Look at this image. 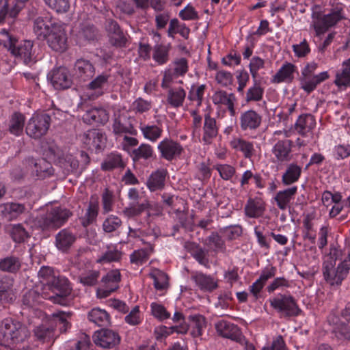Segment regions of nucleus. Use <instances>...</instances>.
Wrapping results in <instances>:
<instances>
[{
	"label": "nucleus",
	"instance_id": "nucleus-1",
	"mask_svg": "<svg viewBox=\"0 0 350 350\" xmlns=\"http://www.w3.org/2000/svg\"><path fill=\"white\" fill-rule=\"evenodd\" d=\"M38 275L46 280V285L42 293L43 298L62 306L68 304L70 301L68 296L70 293L71 288L66 277L59 275L49 266L41 267Z\"/></svg>",
	"mask_w": 350,
	"mask_h": 350
},
{
	"label": "nucleus",
	"instance_id": "nucleus-2",
	"mask_svg": "<svg viewBox=\"0 0 350 350\" xmlns=\"http://www.w3.org/2000/svg\"><path fill=\"white\" fill-rule=\"evenodd\" d=\"M70 316V312L63 311L53 313L50 317H46L45 323H42L35 328V336L40 340L47 341L53 336L54 331L57 326L59 327L61 332H66L70 326V323L68 321Z\"/></svg>",
	"mask_w": 350,
	"mask_h": 350
},
{
	"label": "nucleus",
	"instance_id": "nucleus-3",
	"mask_svg": "<svg viewBox=\"0 0 350 350\" xmlns=\"http://www.w3.org/2000/svg\"><path fill=\"white\" fill-rule=\"evenodd\" d=\"M29 336L27 327L18 321L5 319L0 323V339L5 345H17Z\"/></svg>",
	"mask_w": 350,
	"mask_h": 350
},
{
	"label": "nucleus",
	"instance_id": "nucleus-4",
	"mask_svg": "<svg viewBox=\"0 0 350 350\" xmlns=\"http://www.w3.org/2000/svg\"><path fill=\"white\" fill-rule=\"evenodd\" d=\"M312 22L311 26L316 31L317 36L325 33L329 28L336 25L340 21L345 19L343 9L334 8L328 14H323L321 12H314L312 15Z\"/></svg>",
	"mask_w": 350,
	"mask_h": 350
},
{
	"label": "nucleus",
	"instance_id": "nucleus-5",
	"mask_svg": "<svg viewBox=\"0 0 350 350\" xmlns=\"http://www.w3.org/2000/svg\"><path fill=\"white\" fill-rule=\"evenodd\" d=\"M268 301L280 317H295L301 312L295 299L290 295L280 293L269 298Z\"/></svg>",
	"mask_w": 350,
	"mask_h": 350
},
{
	"label": "nucleus",
	"instance_id": "nucleus-6",
	"mask_svg": "<svg viewBox=\"0 0 350 350\" xmlns=\"http://www.w3.org/2000/svg\"><path fill=\"white\" fill-rule=\"evenodd\" d=\"M317 68L318 64L312 62L308 63L301 71V77H300L301 88L307 94L313 92L320 83L329 78L327 71H323L315 75Z\"/></svg>",
	"mask_w": 350,
	"mask_h": 350
},
{
	"label": "nucleus",
	"instance_id": "nucleus-7",
	"mask_svg": "<svg viewBox=\"0 0 350 350\" xmlns=\"http://www.w3.org/2000/svg\"><path fill=\"white\" fill-rule=\"evenodd\" d=\"M32 41L24 40L18 43V39L9 38L5 41V48L14 57L23 61L26 65H31L35 61Z\"/></svg>",
	"mask_w": 350,
	"mask_h": 350
},
{
	"label": "nucleus",
	"instance_id": "nucleus-8",
	"mask_svg": "<svg viewBox=\"0 0 350 350\" xmlns=\"http://www.w3.org/2000/svg\"><path fill=\"white\" fill-rule=\"evenodd\" d=\"M66 208L54 207L40 215L38 224L43 230H56L63 226L71 215Z\"/></svg>",
	"mask_w": 350,
	"mask_h": 350
},
{
	"label": "nucleus",
	"instance_id": "nucleus-9",
	"mask_svg": "<svg viewBox=\"0 0 350 350\" xmlns=\"http://www.w3.org/2000/svg\"><path fill=\"white\" fill-rule=\"evenodd\" d=\"M51 123V116L47 113L33 115L26 126L27 134L34 139H39L46 135Z\"/></svg>",
	"mask_w": 350,
	"mask_h": 350
},
{
	"label": "nucleus",
	"instance_id": "nucleus-10",
	"mask_svg": "<svg viewBox=\"0 0 350 350\" xmlns=\"http://www.w3.org/2000/svg\"><path fill=\"white\" fill-rule=\"evenodd\" d=\"M349 264H325L323 275L327 283L331 286H340L349 274Z\"/></svg>",
	"mask_w": 350,
	"mask_h": 350
},
{
	"label": "nucleus",
	"instance_id": "nucleus-11",
	"mask_svg": "<svg viewBox=\"0 0 350 350\" xmlns=\"http://www.w3.org/2000/svg\"><path fill=\"white\" fill-rule=\"evenodd\" d=\"M44 40L49 48L57 53H64L68 47L66 32L61 25L57 23L53 25L51 33Z\"/></svg>",
	"mask_w": 350,
	"mask_h": 350
},
{
	"label": "nucleus",
	"instance_id": "nucleus-12",
	"mask_svg": "<svg viewBox=\"0 0 350 350\" xmlns=\"http://www.w3.org/2000/svg\"><path fill=\"white\" fill-rule=\"evenodd\" d=\"M94 343L104 349H113L121 341V338L117 332L110 329H101L94 332L93 335Z\"/></svg>",
	"mask_w": 350,
	"mask_h": 350
},
{
	"label": "nucleus",
	"instance_id": "nucleus-13",
	"mask_svg": "<svg viewBox=\"0 0 350 350\" xmlns=\"http://www.w3.org/2000/svg\"><path fill=\"white\" fill-rule=\"evenodd\" d=\"M109 43L116 47L126 46L127 39L118 23L113 19H107L105 24Z\"/></svg>",
	"mask_w": 350,
	"mask_h": 350
},
{
	"label": "nucleus",
	"instance_id": "nucleus-14",
	"mask_svg": "<svg viewBox=\"0 0 350 350\" xmlns=\"http://www.w3.org/2000/svg\"><path fill=\"white\" fill-rule=\"evenodd\" d=\"M74 76L79 82H87L95 75L96 68L88 59L80 58L74 64Z\"/></svg>",
	"mask_w": 350,
	"mask_h": 350
},
{
	"label": "nucleus",
	"instance_id": "nucleus-15",
	"mask_svg": "<svg viewBox=\"0 0 350 350\" xmlns=\"http://www.w3.org/2000/svg\"><path fill=\"white\" fill-rule=\"evenodd\" d=\"M49 77L52 85L57 90L68 89L72 83L69 70L64 66L53 69Z\"/></svg>",
	"mask_w": 350,
	"mask_h": 350
},
{
	"label": "nucleus",
	"instance_id": "nucleus-16",
	"mask_svg": "<svg viewBox=\"0 0 350 350\" xmlns=\"http://www.w3.org/2000/svg\"><path fill=\"white\" fill-rule=\"evenodd\" d=\"M111 78V75L108 72H104L92 78L86 85L87 90L93 91L90 98L95 99L102 96L109 86Z\"/></svg>",
	"mask_w": 350,
	"mask_h": 350
},
{
	"label": "nucleus",
	"instance_id": "nucleus-17",
	"mask_svg": "<svg viewBox=\"0 0 350 350\" xmlns=\"http://www.w3.org/2000/svg\"><path fill=\"white\" fill-rule=\"evenodd\" d=\"M133 119L126 113L115 114L113 131L116 135L130 134L135 135L137 131L133 125Z\"/></svg>",
	"mask_w": 350,
	"mask_h": 350
},
{
	"label": "nucleus",
	"instance_id": "nucleus-18",
	"mask_svg": "<svg viewBox=\"0 0 350 350\" xmlns=\"http://www.w3.org/2000/svg\"><path fill=\"white\" fill-rule=\"evenodd\" d=\"M158 150L161 157L167 161H172L182 153L183 148L177 142L165 138L158 144Z\"/></svg>",
	"mask_w": 350,
	"mask_h": 350
},
{
	"label": "nucleus",
	"instance_id": "nucleus-19",
	"mask_svg": "<svg viewBox=\"0 0 350 350\" xmlns=\"http://www.w3.org/2000/svg\"><path fill=\"white\" fill-rule=\"evenodd\" d=\"M240 127L242 131H253L261 124L262 116L256 111L250 109L241 113L240 116Z\"/></svg>",
	"mask_w": 350,
	"mask_h": 350
},
{
	"label": "nucleus",
	"instance_id": "nucleus-20",
	"mask_svg": "<svg viewBox=\"0 0 350 350\" xmlns=\"http://www.w3.org/2000/svg\"><path fill=\"white\" fill-rule=\"evenodd\" d=\"M121 280V275L118 270H112L107 273L102 278V288L100 291L103 293V296L106 297L111 295L119 288V283Z\"/></svg>",
	"mask_w": 350,
	"mask_h": 350
},
{
	"label": "nucleus",
	"instance_id": "nucleus-21",
	"mask_svg": "<svg viewBox=\"0 0 350 350\" xmlns=\"http://www.w3.org/2000/svg\"><path fill=\"white\" fill-rule=\"evenodd\" d=\"M83 140L90 149L100 150L105 146L107 137L104 133L93 129L84 134Z\"/></svg>",
	"mask_w": 350,
	"mask_h": 350
},
{
	"label": "nucleus",
	"instance_id": "nucleus-22",
	"mask_svg": "<svg viewBox=\"0 0 350 350\" xmlns=\"http://www.w3.org/2000/svg\"><path fill=\"white\" fill-rule=\"evenodd\" d=\"M28 165L32 170V174L37 176L38 178H45L49 176L53 173V170L51 164L45 159H40L36 160L33 158H28L27 160Z\"/></svg>",
	"mask_w": 350,
	"mask_h": 350
},
{
	"label": "nucleus",
	"instance_id": "nucleus-23",
	"mask_svg": "<svg viewBox=\"0 0 350 350\" xmlns=\"http://www.w3.org/2000/svg\"><path fill=\"white\" fill-rule=\"evenodd\" d=\"M82 119L88 124H105L109 120V113L103 108H91L85 112Z\"/></svg>",
	"mask_w": 350,
	"mask_h": 350
},
{
	"label": "nucleus",
	"instance_id": "nucleus-24",
	"mask_svg": "<svg viewBox=\"0 0 350 350\" xmlns=\"http://www.w3.org/2000/svg\"><path fill=\"white\" fill-rule=\"evenodd\" d=\"M216 329L219 335L233 340H238L241 337L239 327L229 321H220L216 324Z\"/></svg>",
	"mask_w": 350,
	"mask_h": 350
},
{
	"label": "nucleus",
	"instance_id": "nucleus-25",
	"mask_svg": "<svg viewBox=\"0 0 350 350\" xmlns=\"http://www.w3.org/2000/svg\"><path fill=\"white\" fill-rule=\"evenodd\" d=\"M218 134V127L216 120L214 118L207 113L204 116V122L203 126L202 141L206 144H211Z\"/></svg>",
	"mask_w": 350,
	"mask_h": 350
},
{
	"label": "nucleus",
	"instance_id": "nucleus-26",
	"mask_svg": "<svg viewBox=\"0 0 350 350\" xmlns=\"http://www.w3.org/2000/svg\"><path fill=\"white\" fill-rule=\"evenodd\" d=\"M292 141L284 139L278 141L273 148V153L280 162L288 161L291 159Z\"/></svg>",
	"mask_w": 350,
	"mask_h": 350
},
{
	"label": "nucleus",
	"instance_id": "nucleus-27",
	"mask_svg": "<svg viewBox=\"0 0 350 350\" xmlns=\"http://www.w3.org/2000/svg\"><path fill=\"white\" fill-rule=\"evenodd\" d=\"M167 172L165 169H159L153 172L147 180L146 185L150 191L162 190L165 187Z\"/></svg>",
	"mask_w": 350,
	"mask_h": 350
},
{
	"label": "nucleus",
	"instance_id": "nucleus-28",
	"mask_svg": "<svg viewBox=\"0 0 350 350\" xmlns=\"http://www.w3.org/2000/svg\"><path fill=\"white\" fill-rule=\"evenodd\" d=\"M25 211V204L21 203L10 202L0 206V213L8 220L16 218Z\"/></svg>",
	"mask_w": 350,
	"mask_h": 350
},
{
	"label": "nucleus",
	"instance_id": "nucleus-29",
	"mask_svg": "<svg viewBox=\"0 0 350 350\" xmlns=\"http://www.w3.org/2000/svg\"><path fill=\"white\" fill-rule=\"evenodd\" d=\"M213 102L215 105H224L227 106L230 116L235 115L234 103L235 96L233 94H228L226 91H217L213 96Z\"/></svg>",
	"mask_w": 350,
	"mask_h": 350
},
{
	"label": "nucleus",
	"instance_id": "nucleus-30",
	"mask_svg": "<svg viewBox=\"0 0 350 350\" xmlns=\"http://www.w3.org/2000/svg\"><path fill=\"white\" fill-rule=\"evenodd\" d=\"M316 122L310 114L301 115L295 124V130L301 135L305 136L315 126Z\"/></svg>",
	"mask_w": 350,
	"mask_h": 350
},
{
	"label": "nucleus",
	"instance_id": "nucleus-31",
	"mask_svg": "<svg viewBox=\"0 0 350 350\" xmlns=\"http://www.w3.org/2000/svg\"><path fill=\"white\" fill-rule=\"evenodd\" d=\"M98 30L93 25L83 23L80 25L76 36L78 42L80 44H83L96 40Z\"/></svg>",
	"mask_w": 350,
	"mask_h": 350
},
{
	"label": "nucleus",
	"instance_id": "nucleus-32",
	"mask_svg": "<svg viewBox=\"0 0 350 350\" xmlns=\"http://www.w3.org/2000/svg\"><path fill=\"white\" fill-rule=\"evenodd\" d=\"M296 67L294 64L286 62L273 75L271 81L275 83H280L284 81L291 82L294 78L293 74Z\"/></svg>",
	"mask_w": 350,
	"mask_h": 350
},
{
	"label": "nucleus",
	"instance_id": "nucleus-33",
	"mask_svg": "<svg viewBox=\"0 0 350 350\" xmlns=\"http://www.w3.org/2000/svg\"><path fill=\"white\" fill-rule=\"evenodd\" d=\"M52 23L48 18L38 17L34 21L33 31L40 40H44L51 33Z\"/></svg>",
	"mask_w": 350,
	"mask_h": 350
},
{
	"label": "nucleus",
	"instance_id": "nucleus-34",
	"mask_svg": "<svg viewBox=\"0 0 350 350\" xmlns=\"http://www.w3.org/2000/svg\"><path fill=\"white\" fill-rule=\"evenodd\" d=\"M126 164L122 155L117 152H111L107 155L101 164V169L105 171H111L114 169H123Z\"/></svg>",
	"mask_w": 350,
	"mask_h": 350
},
{
	"label": "nucleus",
	"instance_id": "nucleus-35",
	"mask_svg": "<svg viewBox=\"0 0 350 350\" xmlns=\"http://www.w3.org/2000/svg\"><path fill=\"white\" fill-rule=\"evenodd\" d=\"M265 206L259 198H250L245 206L246 216L250 218H257L261 216L265 211Z\"/></svg>",
	"mask_w": 350,
	"mask_h": 350
},
{
	"label": "nucleus",
	"instance_id": "nucleus-36",
	"mask_svg": "<svg viewBox=\"0 0 350 350\" xmlns=\"http://www.w3.org/2000/svg\"><path fill=\"white\" fill-rule=\"evenodd\" d=\"M185 97L186 92L183 88H170L167 91V102L170 106L178 108L183 105Z\"/></svg>",
	"mask_w": 350,
	"mask_h": 350
},
{
	"label": "nucleus",
	"instance_id": "nucleus-37",
	"mask_svg": "<svg viewBox=\"0 0 350 350\" xmlns=\"http://www.w3.org/2000/svg\"><path fill=\"white\" fill-rule=\"evenodd\" d=\"M297 191V187L293 186L283 191H278L274 198L278 207L281 210L286 209L289 202L296 194Z\"/></svg>",
	"mask_w": 350,
	"mask_h": 350
},
{
	"label": "nucleus",
	"instance_id": "nucleus-38",
	"mask_svg": "<svg viewBox=\"0 0 350 350\" xmlns=\"http://www.w3.org/2000/svg\"><path fill=\"white\" fill-rule=\"evenodd\" d=\"M76 241V237L67 229H63L55 237V245L58 250L66 251Z\"/></svg>",
	"mask_w": 350,
	"mask_h": 350
},
{
	"label": "nucleus",
	"instance_id": "nucleus-39",
	"mask_svg": "<svg viewBox=\"0 0 350 350\" xmlns=\"http://www.w3.org/2000/svg\"><path fill=\"white\" fill-rule=\"evenodd\" d=\"M13 282L12 280L3 278L0 280V301L3 303H11L16 299L14 293Z\"/></svg>",
	"mask_w": 350,
	"mask_h": 350
},
{
	"label": "nucleus",
	"instance_id": "nucleus-40",
	"mask_svg": "<svg viewBox=\"0 0 350 350\" xmlns=\"http://www.w3.org/2000/svg\"><path fill=\"white\" fill-rule=\"evenodd\" d=\"M189 329V326L186 323H181L178 325L167 327L165 325L156 327L155 333L157 338L167 337L174 333L185 334Z\"/></svg>",
	"mask_w": 350,
	"mask_h": 350
},
{
	"label": "nucleus",
	"instance_id": "nucleus-41",
	"mask_svg": "<svg viewBox=\"0 0 350 350\" xmlns=\"http://www.w3.org/2000/svg\"><path fill=\"white\" fill-rule=\"evenodd\" d=\"M192 279L202 290L212 291L217 287V284L213 278L202 273H194Z\"/></svg>",
	"mask_w": 350,
	"mask_h": 350
},
{
	"label": "nucleus",
	"instance_id": "nucleus-42",
	"mask_svg": "<svg viewBox=\"0 0 350 350\" xmlns=\"http://www.w3.org/2000/svg\"><path fill=\"white\" fill-rule=\"evenodd\" d=\"M88 319L98 326H107L110 323V316L105 310L99 308L92 309L88 314Z\"/></svg>",
	"mask_w": 350,
	"mask_h": 350
},
{
	"label": "nucleus",
	"instance_id": "nucleus-43",
	"mask_svg": "<svg viewBox=\"0 0 350 350\" xmlns=\"http://www.w3.org/2000/svg\"><path fill=\"white\" fill-rule=\"evenodd\" d=\"M301 173V167L297 164L291 163L288 165L285 172L282 176V183L287 186L297 182Z\"/></svg>",
	"mask_w": 350,
	"mask_h": 350
},
{
	"label": "nucleus",
	"instance_id": "nucleus-44",
	"mask_svg": "<svg viewBox=\"0 0 350 350\" xmlns=\"http://www.w3.org/2000/svg\"><path fill=\"white\" fill-rule=\"evenodd\" d=\"M342 70L336 75L334 84L340 88L350 85V58L342 63Z\"/></svg>",
	"mask_w": 350,
	"mask_h": 350
},
{
	"label": "nucleus",
	"instance_id": "nucleus-45",
	"mask_svg": "<svg viewBox=\"0 0 350 350\" xmlns=\"http://www.w3.org/2000/svg\"><path fill=\"white\" fill-rule=\"evenodd\" d=\"M25 124L24 116L18 112L14 113L10 119L8 131L11 134L19 136L23 133Z\"/></svg>",
	"mask_w": 350,
	"mask_h": 350
},
{
	"label": "nucleus",
	"instance_id": "nucleus-46",
	"mask_svg": "<svg viewBox=\"0 0 350 350\" xmlns=\"http://www.w3.org/2000/svg\"><path fill=\"white\" fill-rule=\"evenodd\" d=\"M230 144L234 149L243 152L245 158H251L254 154L255 150L252 142L241 138H235L231 141Z\"/></svg>",
	"mask_w": 350,
	"mask_h": 350
},
{
	"label": "nucleus",
	"instance_id": "nucleus-47",
	"mask_svg": "<svg viewBox=\"0 0 350 350\" xmlns=\"http://www.w3.org/2000/svg\"><path fill=\"white\" fill-rule=\"evenodd\" d=\"M205 244L215 252H226L224 240L217 232H212L205 240Z\"/></svg>",
	"mask_w": 350,
	"mask_h": 350
},
{
	"label": "nucleus",
	"instance_id": "nucleus-48",
	"mask_svg": "<svg viewBox=\"0 0 350 350\" xmlns=\"http://www.w3.org/2000/svg\"><path fill=\"white\" fill-rule=\"evenodd\" d=\"M150 278L153 279L154 286L158 291H163L168 286L167 275L159 269H152L150 273Z\"/></svg>",
	"mask_w": 350,
	"mask_h": 350
},
{
	"label": "nucleus",
	"instance_id": "nucleus-49",
	"mask_svg": "<svg viewBox=\"0 0 350 350\" xmlns=\"http://www.w3.org/2000/svg\"><path fill=\"white\" fill-rule=\"evenodd\" d=\"M153 156V148L150 145L147 144H141L137 148L133 151L134 161H138L140 159L148 160L152 159Z\"/></svg>",
	"mask_w": 350,
	"mask_h": 350
},
{
	"label": "nucleus",
	"instance_id": "nucleus-50",
	"mask_svg": "<svg viewBox=\"0 0 350 350\" xmlns=\"http://www.w3.org/2000/svg\"><path fill=\"white\" fill-rule=\"evenodd\" d=\"M122 224V221L120 217L111 215L104 220L102 227L104 232L109 234L117 232Z\"/></svg>",
	"mask_w": 350,
	"mask_h": 350
},
{
	"label": "nucleus",
	"instance_id": "nucleus-51",
	"mask_svg": "<svg viewBox=\"0 0 350 350\" xmlns=\"http://www.w3.org/2000/svg\"><path fill=\"white\" fill-rule=\"evenodd\" d=\"M19 10L20 9L16 5H11L7 1L2 2L0 4V23H3L8 16L10 18L16 17Z\"/></svg>",
	"mask_w": 350,
	"mask_h": 350
},
{
	"label": "nucleus",
	"instance_id": "nucleus-52",
	"mask_svg": "<svg viewBox=\"0 0 350 350\" xmlns=\"http://www.w3.org/2000/svg\"><path fill=\"white\" fill-rule=\"evenodd\" d=\"M141 131L144 137L151 142L157 141L163 133L162 129L157 125L142 126H141Z\"/></svg>",
	"mask_w": 350,
	"mask_h": 350
},
{
	"label": "nucleus",
	"instance_id": "nucleus-53",
	"mask_svg": "<svg viewBox=\"0 0 350 350\" xmlns=\"http://www.w3.org/2000/svg\"><path fill=\"white\" fill-rule=\"evenodd\" d=\"M152 58L160 65L167 63L169 60V48L162 44L156 45L154 48Z\"/></svg>",
	"mask_w": 350,
	"mask_h": 350
},
{
	"label": "nucleus",
	"instance_id": "nucleus-54",
	"mask_svg": "<svg viewBox=\"0 0 350 350\" xmlns=\"http://www.w3.org/2000/svg\"><path fill=\"white\" fill-rule=\"evenodd\" d=\"M185 247L199 262H202L203 260H206V255L208 252L195 243L186 242L185 244Z\"/></svg>",
	"mask_w": 350,
	"mask_h": 350
},
{
	"label": "nucleus",
	"instance_id": "nucleus-55",
	"mask_svg": "<svg viewBox=\"0 0 350 350\" xmlns=\"http://www.w3.org/2000/svg\"><path fill=\"white\" fill-rule=\"evenodd\" d=\"M98 203L90 202L85 215L81 218V223L83 226L87 227L96 219L98 215Z\"/></svg>",
	"mask_w": 350,
	"mask_h": 350
},
{
	"label": "nucleus",
	"instance_id": "nucleus-56",
	"mask_svg": "<svg viewBox=\"0 0 350 350\" xmlns=\"http://www.w3.org/2000/svg\"><path fill=\"white\" fill-rule=\"evenodd\" d=\"M122 254L116 248H109L100 258L97 260V262H118L122 260Z\"/></svg>",
	"mask_w": 350,
	"mask_h": 350
},
{
	"label": "nucleus",
	"instance_id": "nucleus-57",
	"mask_svg": "<svg viewBox=\"0 0 350 350\" xmlns=\"http://www.w3.org/2000/svg\"><path fill=\"white\" fill-rule=\"evenodd\" d=\"M205 327L206 321L204 317L198 315L193 317V325L191 334L193 337L201 336Z\"/></svg>",
	"mask_w": 350,
	"mask_h": 350
},
{
	"label": "nucleus",
	"instance_id": "nucleus-58",
	"mask_svg": "<svg viewBox=\"0 0 350 350\" xmlns=\"http://www.w3.org/2000/svg\"><path fill=\"white\" fill-rule=\"evenodd\" d=\"M263 92L264 90L260 85L255 83L254 85L249 88L246 92V102L260 101L262 98Z\"/></svg>",
	"mask_w": 350,
	"mask_h": 350
},
{
	"label": "nucleus",
	"instance_id": "nucleus-59",
	"mask_svg": "<svg viewBox=\"0 0 350 350\" xmlns=\"http://www.w3.org/2000/svg\"><path fill=\"white\" fill-rule=\"evenodd\" d=\"M46 4L57 13H66L70 8L68 0H43Z\"/></svg>",
	"mask_w": 350,
	"mask_h": 350
},
{
	"label": "nucleus",
	"instance_id": "nucleus-60",
	"mask_svg": "<svg viewBox=\"0 0 350 350\" xmlns=\"http://www.w3.org/2000/svg\"><path fill=\"white\" fill-rule=\"evenodd\" d=\"M219 232L225 236L227 239L234 240L241 234L242 228L239 225L229 226L220 228Z\"/></svg>",
	"mask_w": 350,
	"mask_h": 350
},
{
	"label": "nucleus",
	"instance_id": "nucleus-61",
	"mask_svg": "<svg viewBox=\"0 0 350 350\" xmlns=\"http://www.w3.org/2000/svg\"><path fill=\"white\" fill-rule=\"evenodd\" d=\"M124 321L130 325H139L142 321V314L139 311V307L135 306L131 312L124 317Z\"/></svg>",
	"mask_w": 350,
	"mask_h": 350
},
{
	"label": "nucleus",
	"instance_id": "nucleus-62",
	"mask_svg": "<svg viewBox=\"0 0 350 350\" xmlns=\"http://www.w3.org/2000/svg\"><path fill=\"white\" fill-rule=\"evenodd\" d=\"M10 235L16 243L23 242L29 237L25 229L20 224L15 225L12 228Z\"/></svg>",
	"mask_w": 350,
	"mask_h": 350
},
{
	"label": "nucleus",
	"instance_id": "nucleus-63",
	"mask_svg": "<svg viewBox=\"0 0 350 350\" xmlns=\"http://www.w3.org/2000/svg\"><path fill=\"white\" fill-rule=\"evenodd\" d=\"M150 308L152 315L160 320L167 319L170 317V314L161 304L153 302L150 304Z\"/></svg>",
	"mask_w": 350,
	"mask_h": 350
},
{
	"label": "nucleus",
	"instance_id": "nucleus-64",
	"mask_svg": "<svg viewBox=\"0 0 350 350\" xmlns=\"http://www.w3.org/2000/svg\"><path fill=\"white\" fill-rule=\"evenodd\" d=\"M174 68L172 72L176 77L184 76L189 70L188 62L187 60L181 57L179 59H176L174 62Z\"/></svg>",
	"mask_w": 350,
	"mask_h": 350
}]
</instances>
